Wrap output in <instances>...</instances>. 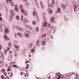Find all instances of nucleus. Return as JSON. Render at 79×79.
Returning a JSON list of instances; mask_svg holds the SVG:
<instances>
[{
    "label": "nucleus",
    "mask_w": 79,
    "mask_h": 79,
    "mask_svg": "<svg viewBox=\"0 0 79 79\" xmlns=\"http://www.w3.org/2000/svg\"><path fill=\"white\" fill-rule=\"evenodd\" d=\"M28 68H29V65H28L27 67H26V69H28Z\"/></svg>",
    "instance_id": "obj_43"
},
{
    "label": "nucleus",
    "mask_w": 79,
    "mask_h": 79,
    "mask_svg": "<svg viewBox=\"0 0 79 79\" xmlns=\"http://www.w3.org/2000/svg\"><path fill=\"white\" fill-rule=\"evenodd\" d=\"M47 35V34H44V35H42L41 36V37H45Z\"/></svg>",
    "instance_id": "obj_17"
},
{
    "label": "nucleus",
    "mask_w": 79,
    "mask_h": 79,
    "mask_svg": "<svg viewBox=\"0 0 79 79\" xmlns=\"http://www.w3.org/2000/svg\"><path fill=\"white\" fill-rule=\"evenodd\" d=\"M24 15H25V16H26L27 15V11H25L23 13Z\"/></svg>",
    "instance_id": "obj_18"
},
{
    "label": "nucleus",
    "mask_w": 79,
    "mask_h": 79,
    "mask_svg": "<svg viewBox=\"0 0 79 79\" xmlns=\"http://www.w3.org/2000/svg\"><path fill=\"white\" fill-rule=\"evenodd\" d=\"M15 10L17 11V13L19 12V9H18V6L17 5H15V8L14 9Z\"/></svg>",
    "instance_id": "obj_2"
},
{
    "label": "nucleus",
    "mask_w": 79,
    "mask_h": 79,
    "mask_svg": "<svg viewBox=\"0 0 79 79\" xmlns=\"http://www.w3.org/2000/svg\"><path fill=\"white\" fill-rule=\"evenodd\" d=\"M31 53H33V52H34V49H31Z\"/></svg>",
    "instance_id": "obj_36"
},
{
    "label": "nucleus",
    "mask_w": 79,
    "mask_h": 79,
    "mask_svg": "<svg viewBox=\"0 0 79 79\" xmlns=\"http://www.w3.org/2000/svg\"><path fill=\"white\" fill-rule=\"evenodd\" d=\"M48 26L49 27H50V28H51V27H52V26H51V24H50V23L48 24Z\"/></svg>",
    "instance_id": "obj_29"
},
{
    "label": "nucleus",
    "mask_w": 79,
    "mask_h": 79,
    "mask_svg": "<svg viewBox=\"0 0 79 79\" xmlns=\"http://www.w3.org/2000/svg\"><path fill=\"white\" fill-rule=\"evenodd\" d=\"M10 71V69H7V71Z\"/></svg>",
    "instance_id": "obj_44"
},
{
    "label": "nucleus",
    "mask_w": 79,
    "mask_h": 79,
    "mask_svg": "<svg viewBox=\"0 0 79 79\" xmlns=\"http://www.w3.org/2000/svg\"><path fill=\"white\" fill-rule=\"evenodd\" d=\"M52 4H54V3H55V1H54V0H52Z\"/></svg>",
    "instance_id": "obj_33"
},
{
    "label": "nucleus",
    "mask_w": 79,
    "mask_h": 79,
    "mask_svg": "<svg viewBox=\"0 0 79 79\" xmlns=\"http://www.w3.org/2000/svg\"><path fill=\"white\" fill-rule=\"evenodd\" d=\"M36 31L37 32H38L39 31V28L38 27H36Z\"/></svg>",
    "instance_id": "obj_30"
},
{
    "label": "nucleus",
    "mask_w": 79,
    "mask_h": 79,
    "mask_svg": "<svg viewBox=\"0 0 79 79\" xmlns=\"http://www.w3.org/2000/svg\"><path fill=\"white\" fill-rule=\"evenodd\" d=\"M74 11H76V9H77V6H74Z\"/></svg>",
    "instance_id": "obj_24"
},
{
    "label": "nucleus",
    "mask_w": 79,
    "mask_h": 79,
    "mask_svg": "<svg viewBox=\"0 0 79 79\" xmlns=\"http://www.w3.org/2000/svg\"><path fill=\"white\" fill-rule=\"evenodd\" d=\"M24 22V19H23V15L22 16V18L20 20L21 23H23Z\"/></svg>",
    "instance_id": "obj_9"
},
{
    "label": "nucleus",
    "mask_w": 79,
    "mask_h": 79,
    "mask_svg": "<svg viewBox=\"0 0 79 79\" xmlns=\"http://www.w3.org/2000/svg\"><path fill=\"white\" fill-rule=\"evenodd\" d=\"M16 18L17 20H19V16H17Z\"/></svg>",
    "instance_id": "obj_22"
},
{
    "label": "nucleus",
    "mask_w": 79,
    "mask_h": 79,
    "mask_svg": "<svg viewBox=\"0 0 79 79\" xmlns=\"http://www.w3.org/2000/svg\"><path fill=\"white\" fill-rule=\"evenodd\" d=\"M4 39H6V40H9V38L7 37V35H4Z\"/></svg>",
    "instance_id": "obj_5"
},
{
    "label": "nucleus",
    "mask_w": 79,
    "mask_h": 79,
    "mask_svg": "<svg viewBox=\"0 0 79 79\" xmlns=\"http://www.w3.org/2000/svg\"><path fill=\"white\" fill-rule=\"evenodd\" d=\"M14 47H15V48L16 49H17V50H19L18 49H19V46H18L17 45L15 44L14 45Z\"/></svg>",
    "instance_id": "obj_8"
},
{
    "label": "nucleus",
    "mask_w": 79,
    "mask_h": 79,
    "mask_svg": "<svg viewBox=\"0 0 79 79\" xmlns=\"http://www.w3.org/2000/svg\"><path fill=\"white\" fill-rule=\"evenodd\" d=\"M29 57H31V55H29Z\"/></svg>",
    "instance_id": "obj_57"
},
{
    "label": "nucleus",
    "mask_w": 79,
    "mask_h": 79,
    "mask_svg": "<svg viewBox=\"0 0 79 79\" xmlns=\"http://www.w3.org/2000/svg\"><path fill=\"white\" fill-rule=\"evenodd\" d=\"M58 79H60V76H59Z\"/></svg>",
    "instance_id": "obj_49"
},
{
    "label": "nucleus",
    "mask_w": 79,
    "mask_h": 79,
    "mask_svg": "<svg viewBox=\"0 0 79 79\" xmlns=\"http://www.w3.org/2000/svg\"><path fill=\"white\" fill-rule=\"evenodd\" d=\"M53 27H52V28H51V29H53Z\"/></svg>",
    "instance_id": "obj_62"
},
{
    "label": "nucleus",
    "mask_w": 79,
    "mask_h": 79,
    "mask_svg": "<svg viewBox=\"0 0 79 79\" xmlns=\"http://www.w3.org/2000/svg\"><path fill=\"white\" fill-rule=\"evenodd\" d=\"M35 23H36L35 21H33L32 22V24H33V25H35Z\"/></svg>",
    "instance_id": "obj_32"
},
{
    "label": "nucleus",
    "mask_w": 79,
    "mask_h": 79,
    "mask_svg": "<svg viewBox=\"0 0 79 79\" xmlns=\"http://www.w3.org/2000/svg\"><path fill=\"white\" fill-rule=\"evenodd\" d=\"M7 50H9L10 49H9V48L8 47L7 48Z\"/></svg>",
    "instance_id": "obj_47"
},
{
    "label": "nucleus",
    "mask_w": 79,
    "mask_h": 79,
    "mask_svg": "<svg viewBox=\"0 0 79 79\" xmlns=\"http://www.w3.org/2000/svg\"><path fill=\"white\" fill-rule=\"evenodd\" d=\"M0 49H2V46L1 45H0Z\"/></svg>",
    "instance_id": "obj_42"
},
{
    "label": "nucleus",
    "mask_w": 79,
    "mask_h": 79,
    "mask_svg": "<svg viewBox=\"0 0 79 79\" xmlns=\"http://www.w3.org/2000/svg\"><path fill=\"white\" fill-rule=\"evenodd\" d=\"M4 52L5 55H6V50H4Z\"/></svg>",
    "instance_id": "obj_41"
},
{
    "label": "nucleus",
    "mask_w": 79,
    "mask_h": 79,
    "mask_svg": "<svg viewBox=\"0 0 79 79\" xmlns=\"http://www.w3.org/2000/svg\"><path fill=\"white\" fill-rule=\"evenodd\" d=\"M25 23H28V22H29V20L27 19H25Z\"/></svg>",
    "instance_id": "obj_27"
},
{
    "label": "nucleus",
    "mask_w": 79,
    "mask_h": 79,
    "mask_svg": "<svg viewBox=\"0 0 79 79\" xmlns=\"http://www.w3.org/2000/svg\"><path fill=\"white\" fill-rule=\"evenodd\" d=\"M1 78H2V79H4L5 78V77H4V76H3V75H2L1 76Z\"/></svg>",
    "instance_id": "obj_37"
},
{
    "label": "nucleus",
    "mask_w": 79,
    "mask_h": 79,
    "mask_svg": "<svg viewBox=\"0 0 79 79\" xmlns=\"http://www.w3.org/2000/svg\"><path fill=\"white\" fill-rule=\"evenodd\" d=\"M37 14V13H36V12L35 11H34L33 12V16H35V15Z\"/></svg>",
    "instance_id": "obj_13"
},
{
    "label": "nucleus",
    "mask_w": 79,
    "mask_h": 79,
    "mask_svg": "<svg viewBox=\"0 0 79 79\" xmlns=\"http://www.w3.org/2000/svg\"><path fill=\"white\" fill-rule=\"evenodd\" d=\"M2 17H0V20H2Z\"/></svg>",
    "instance_id": "obj_46"
},
{
    "label": "nucleus",
    "mask_w": 79,
    "mask_h": 79,
    "mask_svg": "<svg viewBox=\"0 0 79 79\" xmlns=\"http://www.w3.org/2000/svg\"><path fill=\"white\" fill-rule=\"evenodd\" d=\"M42 44L44 46L45 45V42L44 41H42Z\"/></svg>",
    "instance_id": "obj_21"
},
{
    "label": "nucleus",
    "mask_w": 79,
    "mask_h": 79,
    "mask_svg": "<svg viewBox=\"0 0 79 79\" xmlns=\"http://www.w3.org/2000/svg\"><path fill=\"white\" fill-rule=\"evenodd\" d=\"M18 35L19 37H22V33H18Z\"/></svg>",
    "instance_id": "obj_16"
},
{
    "label": "nucleus",
    "mask_w": 79,
    "mask_h": 79,
    "mask_svg": "<svg viewBox=\"0 0 79 79\" xmlns=\"http://www.w3.org/2000/svg\"><path fill=\"white\" fill-rule=\"evenodd\" d=\"M5 32H6V33H7V32H9V30H8V28L5 29Z\"/></svg>",
    "instance_id": "obj_12"
},
{
    "label": "nucleus",
    "mask_w": 79,
    "mask_h": 79,
    "mask_svg": "<svg viewBox=\"0 0 79 79\" xmlns=\"http://www.w3.org/2000/svg\"><path fill=\"white\" fill-rule=\"evenodd\" d=\"M6 2L7 3H9L10 1H9V0H6Z\"/></svg>",
    "instance_id": "obj_38"
},
{
    "label": "nucleus",
    "mask_w": 79,
    "mask_h": 79,
    "mask_svg": "<svg viewBox=\"0 0 79 79\" xmlns=\"http://www.w3.org/2000/svg\"><path fill=\"white\" fill-rule=\"evenodd\" d=\"M40 5H43V3H42V1H40Z\"/></svg>",
    "instance_id": "obj_35"
},
{
    "label": "nucleus",
    "mask_w": 79,
    "mask_h": 79,
    "mask_svg": "<svg viewBox=\"0 0 79 79\" xmlns=\"http://www.w3.org/2000/svg\"><path fill=\"white\" fill-rule=\"evenodd\" d=\"M20 74L21 75H23V73L22 72H21L20 73Z\"/></svg>",
    "instance_id": "obj_50"
},
{
    "label": "nucleus",
    "mask_w": 79,
    "mask_h": 79,
    "mask_svg": "<svg viewBox=\"0 0 79 79\" xmlns=\"http://www.w3.org/2000/svg\"><path fill=\"white\" fill-rule=\"evenodd\" d=\"M64 18H66V17L64 16Z\"/></svg>",
    "instance_id": "obj_61"
},
{
    "label": "nucleus",
    "mask_w": 79,
    "mask_h": 79,
    "mask_svg": "<svg viewBox=\"0 0 79 79\" xmlns=\"http://www.w3.org/2000/svg\"><path fill=\"white\" fill-rule=\"evenodd\" d=\"M15 35H17V33H15Z\"/></svg>",
    "instance_id": "obj_58"
},
{
    "label": "nucleus",
    "mask_w": 79,
    "mask_h": 79,
    "mask_svg": "<svg viewBox=\"0 0 79 79\" xmlns=\"http://www.w3.org/2000/svg\"><path fill=\"white\" fill-rule=\"evenodd\" d=\"M41 8L42 9H43V8H44V5H41Z\"/></svg>",
    "instance_id": "obj_28"
},
{
    "label": "nucleus",
    "mask_w": 79,
    "mask_h": 79,
    "mask_svg": "<svg viewBox=\"0 0 79 79\" xmlns=\"http://www.w3.org/2000/svg\"><path fill=\"white\" fill-rule=\"evenodd\" d=\"M48 6H49V7H52L53 6L52 4H49L48 5Z\"/></svg>",
    "instance_id": "obj_34"
},
{
    "label": "nucleus",
    "mask_w": 79,
    "mask_h": 79,
    "mask_svg": "<svg viewBox=\"0 0 79 79\" xmlns=\"http://www.w3.org/2000/svg\"><path fill=\"white\" fill-rule=\"evenodd\" d=\"M48 79H51V77L50 76H49Z\"/></svg>",
    "instance_id": "obj_45"
},
{
    "label": "nucleus",
    "mask_w": 79,
    "mask_h": 79,
    "mask_svg": "<svg viewBox=\"0 0 79 79\" xmlns=\"http://www.w3.org/2000/svg\"><path fill=\"white\" fill-rule=\"evenodd\" d=\"M17 28L18 30H19V31H23V29L21 27H17Z\"/></svg>",
    "instance_id": "obj_6"
},
{
    "label": "nucleus",
    "mask_w": 79,
    "mask_h": 79,
    "mask_svg": "<svg viewBox=\"0 0 79 79\" xmlns=\"http://www.w3.org/2000/svg\"><path fill=\"white\" fill-rule=\"evenodd\" d=\"M57 12H58V13H61V10L60 9V8H58Z\"/></svg>",
    "instance_id": "obj_14"
},
{
    "label": "nucleus",
    "mask_w": 79,
    "mask_h": 79,
    "mask_svg": "<svg viewBox=\"0 0 79 79\" xmlns=\"http://www.w3.org/2000/svg\"><path fill=\"white\" fill-rule=\"evenodd\" d=\"M23 1H26V0H23Z\"/></svg>",
    "instance_id": "obj_63"
},
{
    "label": "nucleus",
    "mask_w": 79,
    "mask_h": 79,
    "mask_svg": "<svg viewBox=\"0 0 79 79\" xmlns=\"http://www.w3.org/2000/svg\"><path fill=\"white\" fill-rule=\"evenodd\" d=\"M42 16L44 20H47V19L45 18V16H46V13L45 12H43V13Z\"/></svg>",
    "instance_id": "obj_3"
},
{
    "label": "nucleus",
    "mask_w": 79,
    "mask_h": 79,
    "mask_svg": "<svg viewBox=\"0 0 79 79\" xmlns=\"http://www.w3.org/2000/svg\"><path fill=\"white\" fill-rule=\"evenodd\" d=\"M9 1H10V2H11L12 1V0H9Z\"/></svg>",
    "instance_id": "obj_54"
},
{
    "label": "nucleus",
    "mask_w": 79,
    "mask_h": 79,
    "mask_svg": "<svg viewBox=\"0 0 79 79\" xmlns=\"http://www.w3.org/2000/svg\"><path fill=\"white\" fill-rule=\"evenodd\" d=\"M54 19H55V18L53 17H51L50 20L51 22H52V21H54Z\"/></svg>",
    "instance_id": "obj_11"
},
{
    "label": "nucleus",
    "mask_w": 79,
    "mask_h": 79,
    "mask_svg": "<svg viewBox=\"0 0 79 79\" xmlns=\"http://www.w3.org/2000/svg\"><path fill=\"white\" fill-rule=\"evenodd\" d=\"M27 63V61L25 62V63Z\"/></svg>",
    "instance_id": "obj_60"
},
{
    "label": "nucleus",
    "mask_w": 79,
    "mask_h": 79,
    "mask_svg": "<svg viewBox=\"0 0 79 79\" xmlns=\"http://www.w3.org/2000/svg\"><path fill=\"white\" fill-rule=\"evenodd\" d=\"M43 26L44 27H48V23H47L46 22V20H43Z\"/></svg>",
    "instance_id": "obj_1"
},
{
    "label": "nucleus",
    "mask_w": 79,
    "mask_h": 79,
    "mask_svg": "<svg viewBox=\"0 0 79 79\" xmlns=\"http://www.w3.org/2000/svg\"><path fill=\"white\" fill-rule=\"evenodd\" d=\"M26 27H27L29 28H32V27H30V25H27L26 26Z\"/></svg>",
    "instance_id": "obj_25"
},
{
    "label": "nucleus",
    "mask_w": 79,
    "mask_h": 79,
    "mask_svg": "<svg viewBox=\"0 0 79 79\" xmlns=\"http://www.w3.org/2000/svg\"><path fill=\"white\" fill-rule=\"evenodd\" d=\"M10 15H12V16H13L15 15V12L13 10H11L10 11Z\"/></svg>",
    "instance_id": "obj_7"
},
{
    "label": "nucleus",
    "mask_w": 79,
    "mask_h": 79,
    "mask_svg": "<svg viewBox=\"0 0 79 79\" xmlns=\"http://www.w3.org/2000/svg\"><path fill=\"white\" fill-rule=\"evenodd\" d=\"M52 39H53V36H52Z\"/></svg>",
    "instance_id": "obj_59"
},
{
    "label": "nucleus",
    "mask_w": 79,
    "mask_h": 79,
    "mask_svg": "<svg viewBox=\"0 0 79 79\" xmlns=\"http://www.w3.org/2000/svg\"><path fill=\"white\" fill-rule=\"evenodd\" d=\"M39 41H37V43H39Z\"/></svg>",
    "instance_id": "obj_55"
},
{
    "label": "nucleus",
    "mask_w": 79,
    "mask_h": 79,
    "mask_svg": "<svg viewBox=\"0 0 79 79\" xmlns=\"http://www.w3.org/2000/svg\"><path fill=\"white\" fill-rule=\"evenodd\" d=\"M5 70L4 69H2L1 70L2 73H3L4 72H5Z\"/></svg>",
    "instance_id": "obj_31"
},
{
    "label": "nucleus",
    "mask_w": 79,
    "mask_h": 79,
    "mask_svg": "<svg viewBox=\"0 0 79 79\" xmlns=\"http://www.w3.org/2000/svg\"><path fill=\"white\" fill-rule=\"evenodd\" d=\"M23 8V5H20L19 6V9H20V10H21Z\"/></svg>",
    "instance_id": "obj_20"
},
{
    "label": "nucleus",
    "mask_w": 79,
    "mask_h": 79,
    "mask_svg": "<svg viewBox=\"0 0 79 79\" xmlns=\"http://www.w3.org/2000/svg\"><path fill=\"white\" fill-rule=\"evenodd\" d=\"M9 53H11V51H10Z\"/></svg>",
    "instance_id": "obj_51"
},
{
    "label": "nucleus",
    "mask_w": 79,
    "mask_h": 79,
    "mask_svg": "<svg viewBox=\"0 0 79 79\" xmlns=\"http://www.w3.org/2000/svg\"><path fill=\"white\" fill-rule=\"evenodd\" d=\"M0 16H2V14L0 13Z\"/></svg>",
    "instance_id": "obj_53"
},
{
    "label": "nucleus",
    "mask_w": 79,
    "mask_h": 79,
    "mask_svg": "<svg viewBox=\"0 0 79 79\" xmlns=\"http://www.w3.org/2000/svg\"><path fill=\"white\" fill-rule=\"evenodd\" d=\"M11 76H13V74L11 73Z\"/></svg>",
    "instance_id": "obj_56"
},
{
    "label": "nucleus",
    "mask_w": 79,
    "mask_h": 79,
    "mask_svg": "<svg viewBox=\"0 0 79 79\" xmlns=\"http://www.w3.org/2000/svg\"><path fill=\"white\" fill-rule=\"evenodd\" d=\"M12 66H13V67H14V68H16V67H17V65H12Z\"/></svg>",
    "instance_id": "obj_39"
},
{
    "label": "nucleus",
    "mask_w": 79,
    "mask_h": 79,
    "mask_svg": "<svg viewBox=\"0 0 79 79\" xmlns=\"http://www.w3.org/2000/svg\"><path fill=\"white\" fill-rule=\"evenodd\" d=\"M48 11L49 14H52L53 11L52 10V9H51L50 8H48Z\"/></svg>",
    "instance_id": "obj_4"
},
{
    "label": "nucleus",
    "mask_w": 79,
    "mask_h": 79,
    "mask_svg": "<svg viewBox=\"0 0 79 79\" xmlns=\"http://www.w3.org/2000/svg\"><path fill=\"white\" fill-rule=\"evenodd\" d=\"M10 5L11 6H14L15 5L14 4V3L13 2H12L10 3Z\"/></svg>",
    "instance_id": "obj_19"
},
{
    "label": "nucleus",
    "mask_w": 79,
    "mask_h": 79,
    "mask_svg": "<svg viewBox=\"0 0 79 79\" xmlns=\"http://www.w3.org/2000/svg\"><path fill=\"white\" fill-rule=\"evenodd\" d=\"M61 7L62 8H63L64 10H66V6H65L64 5H61Z\"/></svg>",
    "instance_id": "obj_10"
},
{
    "label": "nucleus",
    "mask_w": 79,
    "mask_h": 79,
    "mask_svg": "<svg viewBox=\"0 0 79 79\" xmlns=\"http://www.w3.org/2000/svg\"><path fill=\"white\" fill-rule=\"evenodd\" d=\"M15 56H16V55H15Z\"/></svg>",
    "instance_id": "obj_64"
},
{
    "label": "nucleus",
    "mask_w": 79,
    "mask_h": 79,
    "mask_svg": "<svg viewBox=\"0 0 79 79\" xmlns=\"http://www.w3.org/2000/svg\"><path fill=\"white\" fill-rule=\"evenodd\" d=\"M20 11L21 13H24V9H22Z\"/></svg>",
    "instance_id": "obj_23"
},
{
    "label": "nucleus",
    "mask_w": 79,
    "mask_h": 79,
    "mask_svg": "<svg viewBox=\"0 0 79 79\" xmlns=\"http://www.w3.org/2000/svg\"><path fill=\"white\" fill-rule=\"evenodd\" d=\"M25 5L27 6H29L30 4L28 2H27L25 3Z\"/></svg>",
    "instance_id": "obj_26"
},
{
    "label": "nucleus",
    "mask_w": 79,
    "mask_h": 79,
    "mask_svg": "<svg viewBox=\"0 0 79 79\" xmlns=\"http://www.w3.org/2000/svg\"><path fill=\"white\" fill-rule=\"evenodd\" d=\"M27 63H29V60H27Z\"/></svg>",
    "instance_id": "obj_52"
},
{
    "label": "nucleus",
    "mask_w": 79,
    "mask_h": 79,
    "mask_svg": "<svg viewBox=\"0 0 79 79\" xmlns=\"http://www.w3.org/2000/svg\"><path fill=\"white\" fill-rule=\"evenodd\" d=\"M10 19H13V16H10Z\"/></svg>",
    "instance_id": "obj_40"
},
{
    "label": "nucleus",
    "mask_w": 79,
    "mask_h": 79,
    "mask_svg": "<svg viewBox=\"0 0 79 79\" xmlns=\"http://www.w3.org/2000/svg\"><path fill=\"white\" fill-rule=\"evenodd\" d=\"M25 36L26 37H29V35L27 33H26L25 34Z\"/></svg>",
    "instance_id": "obj_15"
},
{
    "label": "nucleus",
    "mask_w": 79,
    "mask_h": 79,
    "mask_svg": "<svg viewBox=\"0 0 79 79\" xmlns=\"http://www.w3.org/2000/svg\"><path fill=\"white\" fill-rule=\"evenodd\" d=\"M9 44V45L10 44V45H12L11 43H10Z\"/></svg>",
    "instance_id": "obj_48"
}]
</instances>
